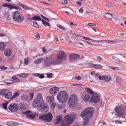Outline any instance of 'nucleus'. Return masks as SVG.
Returning <instances> with one entry per match:
<instances>
[{
    "label": "nucleus",
    "mask_w": 126,
    "mask_h": 126,
    "mask_svg": "<svg viewBox=\"0 0 126 126\" xmlns=\"http://www.w3.org/2000/svg\"><path fill=\"white\" fill-rule=\"evenodd\" d=\"M33 105L34 107H37L38 110L43 113L46 112L48 110L49 107L44 103L42 95L41 93L37 94L34 99Z\"/></svg>",
    "instance_id": "f257e3e1"
},
{
    "label": "nucleus",
    "mask_w": 126,
    "mask_h": 126,
    "mask_svg": "<svg viewBox=\"0 0 126 126\" xmlns=\"http://www.w3.org/2000/svg\"><path fill=\"white\" fill-rule=\"evenodd\" d=\"M94 112V109L92 107L87 108L82 112L81 116L84 120L83 124L84 126L88 124L89 120L92 117Z\"/></svg>",
    "instance_id": "f03ea898"
},
{
    "label": "nucleus",
    "mask_w": 126,
    "mask_h": 126,
    "mask_svg": "<svg viewBox=\"0 0 126 126\" xmlns=\"http://www.w3.org/2000/svg\"><path fill=\"white\" fill-rule=\"evenodd\" d=\"M68 95L65 91H61L59 92L57 96L58 100L61 103H63L66 102L68 98Z\"/></svg>",
    "instance_id": "7ed1b4c3"
},
{
    "label": "nucleus",
    "mask_w": 126,
    "mask_h": 126,
    "mask_svg": "<svg viewBox=\"0 0 126 126\" xmlns=\"http://www.w3.org/2000/svg\"><path fill=\"white\" fill-rule=\"evenodd\" d=\"M76 115L74 114H72L70 115H66L64 117L66 123L63 122L61 124L62 126H67L69 125L73 122Z\"/></svg>",
    "instance_id": "20e7f679"
},
{
    "label": "nucleus",
    "mask_w": 126,
    "mask_h": 126,
    "mask_svg": "<svg viewBox=\"0 0 126 126\" xmlns=\"http://www.w3.org/2000/svg\"><path fill=\"white\" fill-rule=\"evenodd\" d=\"M12 16L14 20L20 23L22 22L24 19V17L17 11L14 12Z\"/></svg>",
    "instance_id": "39448f33"
},
{
    "label": "nucleus",
    "mask_w": 126,
    "mask_h": 126,
    "mask_svg": "<svg viewBox=\"0 0 126 126\" xmlns=\"http://www.w3.org/2000/svg\"><path fill=\"white\" fill-rule=\"evenodd\" d=\"M86 92L82 94V97L83 100L86 102L88 101L90 99L93 92L92 90L89 88H87Z\"/></svg>",
    "instance_id": "423d86ee"
},
{
    "label": "nucleus",
    "mask_w": 126,
    "mask_h": 126,
    "mask_svg": "<svg viewBox=\"0 0 126 126\" xmlns=\"http://www.w3.org/2000/svg\"><path fill=\"white\" fill-rule=\"evenodd\" d=\"M78 98L76 95L74 94L71 95L68 100V104L71 108L74 107L76 104Z\"/></svg>",
    "instance_id": "0eeeda50"
},
{
    "label": "nucleus",
    "mask_w": 126,
    "mask_h": 126,
    "mask_svg": "<svg viewBox=\"0 0 126 126\" xmlns=\"http://www.w3.org/2000/svg\"><path fill=\"white\" fill-rule=\"evenodd\" d=\"M53 116L50 112L47 114H41L39 116V118L41 120L47 122H50L52 120Z\"/></svg>",
    "instance_id": "6e6552de"
},
{
    "label": "nucleus",
    "mask_w": 126,
    "mask_h": 126,
    "mask_svg": "<svg viewBox=\"0 0 126 126\" xmlns=\"http://www.w3.org/2000/svg\"><path fill=\"white\" fill-rule=\"evenodd\" d=\"M91 96L90 101L93 103H96L99 102L100 100V97L99 94H94L93 91Z\"/></svg>",
    "instance_id": "1a4fd4ad"
},
{
    "label": "nucleus",
    "mask_w": 126,
    "mask_h": 126,
    "mask_svg": "<svg viewBox=\"0 0 126 126\" xmlns=\"http://www.w3.org/2000/svg\"><path fill=\"white\" fill-rule=\"evenodd\" d=\"M57 57L58 59L61 62L63 60H66L67 59L66 54L64 51L62 50H60L58 52Z\"/></svg>",
    "instance_id": "9d476101"
},
{
    "label": "nucleus",
    "mask_w": 126,
    "mask_h": 126,
    "mask_svg": "<svg viewBox=\"0 0 126 126\" xmlns=\"http://www.w3.org/2000/svg\"><path fill=\"white\" fill-rule=\"evenodd\" d=\"M46 100L49 104L50 105L51 107L54 109L56 104V103L54 102V97L50 96H47L46 98Z\"/></svg>",
    "instance_id": "9b49d317"
},
{
    "label": "nucleus",
    "mask_w": 126,
    "mask_h": 126,
    "mask_svg": "<svg viewBox=\"0 0 126 126\" xmlns=\"http://www.w3.org/2000/svg\"><path fill=\"white\" fill-rule=\"evenodd\" d=\"M31 111L30 110L27 111H25L23 112L24 114L26 115L27 117L28 118L34 119L35 116L38 114L37 113L31 114L28 115L30 113H31Z\"/></svg>",
    "instance_id": "f8f14e48"
},
{
    "label": "nucleus",
    "mask_w": 126,
    "mask_h": 126,
    "mask_svg": "<svg viewBox=\"0 0 126 126\" xmlns=\"http://www.w3.org/2000/svg\"><path fill=\"white\" fill-rule=\"evenodd\" d=\"M9 109L12 112H16L18 110V106L15 103L11 104L9 106Z\"/></svg>",
    "instance_id": "ddd939ff"
},
{
    "label": "nucleus",
    "mask_w": 126,
    "mask_h": 126,
    "mask_svg": "<svg viewBox=\"0 0 126 126\" xmlns=\"http://www.w3.org/2000/svg\"><path fill=\"white\" fill-rule=\"evenodd\" d=\"M70 60L72 62H74L77 60L79 58V56L78 54H72L69 55Z\"/></svg>",
    "instance_id": "4468645a"
},
{
    "label": "nucleus",
    "mask_w": 126,
    "mask_h": 126,
    "mask_svg": "<svg viewBox=\"0 0 126 126\" xmlns=\"http://www.w3.org/2000/svg\"><path fill=\"white\" fill-rule=\"evenodd\" d=\"M51 58L49 57H47L44 62L45 65L46 66H49L51 65Z\"/></svg>",
    "instance_id": "2eb2a0df"
},
{
    "label": "nucleus",
    "mask_w": 126,
    "mask_h": 126,
    "mask_svg": "<svg viewBox=\"0 0 126 126\" xmlns=\"http://www.w3.org/2000/svg\"><path fill=\"white\" fill-rule=\"evenodd\" d=\"M21 99L24 101H30V96L26 94H22L21 96Z\"/></svg>",
    "instance_id": "dca6fc26"
},
{
    "label": "nucleus",
    "mask_w": 126,
    "mask_h": 126,
    "mask_svg": "<svg viewBox=\"0 0 126 126\" xmlns=\"http://www.w3.org/2000/svg\"><path fill=\"white\" fill-rule=\"evenodd\" d=\"M2 6L4 7H7L8 8H9L10 10L12 9H15L16 10H17L18 8L19 7L14 6L11 4H7V3H4L3 4V5Z\"/></svg>",
    "instance_id": "f3484780"
},
{
    "label": "nucleus",
    "mask_w": 126,
    "mask_h": 126,
    "mask_svg": "<svg viewBox=\"0 0 126 126\" xmlns=\"http://www.w3.org/2000/svg\"><path fill=\"white\" fill-rule=\"evenodd\" d=\"M59 88L58 87H55L52 88L50 90L49 92L52 95H53L57 92Z\"/></svg>",
    "instance_id": "a211bd4d"
},
{
    "label": "nucleus",
    "mask_w": 126,
    "mask_h": 126,
    "mask_svg": "<svg viewBox=\"0 0 126 126\" xmlns=\"http://www.w3.org/2000/svg\"><path fill=\"white\" fill-rule=\"evenodd\" d=\"M104 16L107 19L110 20L113 17L112 15L109 13H107L104 14Z\"/></svg>",
    "instance_id": "6ab92c4d"
},
{
    "label": "nucleus",
    "mask_w": 126,
    "mask_h": 126,
    "mask_svg": "<svg viewBox=\"0 0 126 126\" xmlns=\"http://www.w3.org/2000/svg\"><path fill=\"white\" fill-rule=\"evenodd\" d=\"M61 62L60 60H59L57 58V59H55L52 61H51V64L52 65H57L58 64L61 63Z\"/></svg>",
    "instance_id": "aec40b11"
},
{
    "label": "nucleus",
    "mask_w": 126,
    "mask_h": 126,
    "mask_svg": "<svg viewBox=\"0 0 126 126\" xmlns=\"http://www.w3.org/2000/svg\"><path fill=\"white\" fill-rule=\"evenodd\" d=\"M11 53L12 51L10 49H6L4 52L5 55L7 57L10 56Z\"/></svg>",
    "instance_id": "412c9836"
},
{
    "label": "nucleus",
    "mask_w": 126,
    "mask_h": 126,
    "mask_svg": "<svg viewBox=\"0 0 126 126\" xmlns=\"http://www.w3.org/2000/svg\"><path fill=\"white\" fill-rule=\"evenodd\" d=\"M19 107L20 109L22 110H24L26 108V107L25 104L23 103H20L19 105Z\"/></svg>",
    "instance_id": "4be33fe9"
},
{
    "label": "nucleus",
    "mask_w": 126,
    "mask_h": 126,
    "mask_svg": "<svg viewBox=\"0 0 126 126\" xmlns=\"http://www.w3.org/2000/svg\"><path fill=\"white\" fill-rule=\"evenodd\" d=\"M30 19L38 21H40L41 20V17L38 16H34L30 18Z\"/></svg>",
    "instance_id": "5701e85b"
},
{
    "label": "nucleus",
    "mask_w": 126,
    "mask_h": 126,
    "mask_svg": "<svg viewBox=\"0 0 126 126\" xmlns=\"http://www.w3.org/2000/svg\"><path fill=\"white\" fill-rule=\"evenodd\" d=\"M5 44L4 43L0 42V50H4L5 47Z\"/></svg>",
    "instance_id": "b1692460"
},
{
    "label": "nucleus",
    "mask_w": 126,
    "mask_h": 126,
    "mask_svg": "<svg viewBox=\"0 0 126 126\" xmlns=\"http://www.w3.org/2000/svg\"><path fill=\"white\" fill-rule=\"evenodd\" d=\"M12 82L14 83V82H19L20 80L19 79L17 78L15 76H13L12 78Z\"/></svg>",
    "instance_id": "393cba45"
},
{
    "label": "nucleus",
    "mask_w": 126,
    "mask_h": 126,
    "mask_svg": "<svg viewBox=\"0 0 126 126\" xmlns=\"http://www.w3.org/2000/svg\"><path fill=\"white\" fill-rule=\"evenodd\" d=\"M12 80L6 79L4 80V82L6 84H11L14 83L12 82Z\"/></svg>",
    "instance_id": "a878e982"
},
{
    "label": "nucleus",
    "mask_w": 126,
    "mask_h": 126,
    "mask_svg": "<svg viewBox=\"0 0 126 126\" xmlns=\"http://www.w3.org/2000/svg\"><path fill=\"white\" fill-rule=\"evenodd\" d=\"M12 95V93L9 91H7V93L5 94V97L7 98H9L11 97Z\"/></svg>",
    "instance_id": "bb28decb"
},
{
    "label": "nucleus",
    "mask_w": 126,
    "mask_h": 126,
    "mask_svg": "<svg viewBox=\"0 0 126 126\" xmlns=\"http://www.w3.org/2000/svg\"><path fill=\"white\" fill-rule=\"evenodd\" d=\"M43 61V59L42 58L38 59L35 61L34 63L36 64H38Z\"/></svg>",
    "instance_id": "cd10ccee"
},
{
    "label": "nucleus",
    "mask_w": 126,
    "mask_h": 126,
    "mask_svg": "<svg viewBox=\"0 0 126 126\" xmlns=\"http://www.w3.org/2000/svg\"><path fill=\"white\" fill-rule=\"evenodd\" d=\"M63 117L61 115H60L59 116L57 117L56 119L57 120V122L56 124H59L61 121L62 120Z\"/></svg>",
    "instance_id": "c85d7f7f"
},
{
    "label": "nucleus",
    "mask_w": 126,
    "mask_h": 126,
    "mask_svg": "<svg viewBox=\"0 0 126 126\" xmlns=\"http://www.w3.org/2000/svg\"><path fill=\"white\" fill-rule=\"evenodd\" d=\"M111 79V78L106 75H104V81H110Z\"/></svg>",
    "instance_id": "c756f323"
},
{
    "label": "nucleus",
    "mask_w": 126,
    "mask_h": 126,
    "mask_svg": "<svg viewBox=\"0 0 126 126\" xmlns=\"http://www.w3.org/2000/svg\"><path fill=\"white\" fill-rule=\"evenodd\" d=\"M7 91H9V90L3 89L2 91L0 92V94L2 96L5 95L7 93Z\"/></svg>",
    "instance_id": "7c9ffc66"
},
{
    "label": "nucleus",
    "mask_w": 126,
    "mask_h": 126,
    "mask_svg": "<svg viewBox=\"0 0 126 126\" xmlns=\"http://www.w3.org/2000/svg\"><path fill=\"white\" fill-rule=\"evenodd\" d=\"M114 110L117 114L122 112V110L121 108L118 107H116V108L114 109Z\"/></svg>",
    "instance_id": "2f4dec72"
},
{
    "label": "nucleus",
    "mask_w": 126,
    "mask_h": 126,
    "mask_svg": "<svg viewBox=\"0 0 126 126\" xmlns=\"http://www.w3.org/2000/svg\"><path fill=\"white\" fill-rule=\"evenodd\" d=\"M9 103V102H8L6 103H4L2 104V105L3 107V108L5 109L6 110L7 109V105Z\"/></svg>",
    "instance_id": "473e14b6"
},
{
    "label": "nucleus",
    "mask_w": 126,
    "mask_h": 126,
    "mask_svg": "<svg viewBox=\"0 0 126 126\" xmlns=\"http://www.w3.org/2000/svg\"><path fill=\"white\" fill-rule=\"evenodd\" d=\"M19 5L21 7L23 8L25 10H26L28 9V8L27 7L22 4H19Z\"/></svg>",
    "instance_id": "72a5a7b5"
},
{
    "label": "nucleus",
    "mask_w": 126,
    "mask_h": 126,
    "mask_svg": "<svg viewBox=\"0 0 126 126\" xmlns=\"http://www.w3.org/2000/svg\"><path fill=\"white\" fill-rule=\"evenodd\" d=\"M57 27H59L60 29L63 30H65V28L63 26H62L61 25H57Z\"/></svg>",
    "instance_id": "f704fd0d"
},
{
    "label": "nucleus",
    "mask_w": 126,
    "mask_h": 126,
    "mask_svg": "<svg viewBox=\"0 0 126 126\" xmlns=\"http://www.w3.org/2000/svg\"><path fill=\"white\" fill-rule=\"evenodd\" d=\"M94 68H101L102 67L100 64H95Z\"/></svg>",
    "instance_id": "c9c22d12"
},
{
    "label": "nucleus",
    "mask_w": 126,
    "mask_h": 126,
    "mask_svg": "<svg viewBox=\"0 0 126 126\" xmlns=\"http://www.w3.org/2000/svg\"><path fill=\"white\" fill-rule=\"evenodd\" d=\"M33 25L34 27L38 28H39V26L38 24L35 22H33Z\"/></svg>",
    "instance_id": "e433bc0d"
},
{
    "label": "nucleus",
    "mask_w": 126,
    "mask_h": 126,
    "mask_svg": "<svg viewBox=\"0 0 126 126\" xmlns=\"http://www.w3.org/2000/svg\"><path fill=\"white\" fill-rule=\"evenodd\" d=\"M53 74L50 73L49 74H47V77L48 78H52Z\"/></svg>",
    "instance_id": "4c0bfd02"
},
{
    "label": "nucleus",
    "mask_w": 126,
    "mask_h": 126,
    "mask_svg": "<svg viewBox=\"0 0 126 126\" xmlns=\"http://www.w3.org/2000/svg\"><path fill=\"white\" fill-rule=\"evenodd\" d=\"M75 45L77 47H79V46L80 45H84L81 43L78 42L75 43Z\"/></svg>",
    "instance_id": "58836bf2"
},
{
    "label": "nucleus",
    "mask_w": 126,
    "mask_h": 126,
    "mask_svg": "<svg viewBox=\"0 0 126 126\" xmlns=\"http://www.w3.org/2000/svg\"><path fill=\"white\" fill-rule=\"evenodd\" d=\"M19 94V93H14L13 95V96L11 99L13 98H15Z\"/></svg>",
    "instance_id": "ea45409f"
},
{
    "label": "nucleus",
    "mask_w": 126,
    "mask_h": 126,
    "mask_svg": "<svg viewBox=\"0 0 126 126\" xmlns=\"http://www.w3.org/2000/svg\"><path fill=\"white\" fill-rule=\"evenodd\" d=\"M43 24L45 26H50V24L46 21L44 22H43Z\"/></svg>",
    "instance_id": "a19ab883"
},
{
    "label": "nucleus",
    "mask_w": 126,
    "mask_h": 126,
    "mask_svg": "<svg viewBox=\"0 0 126 126\" xmlns=\"http://www.w3.org/2000/svg\"><path fill=\"white\" fill-rule=\"evenodd\" d=\"M83 38L84 39V40H87L88 41H89L90 40H92V39H91L89 38L88 37H86L84 36H83Z\"/></svg>",
    "instance_id": "79ce46f5"
},
{
    "label": "nucleus",
    "mask_w": 126,
    "mask_h": 126,
    "mask_svg": "<svg viewBox=\"0 0 126 126\" xmlns=\"http://www.w3.org/2000/svg\"><path fill=\"white\" fill-rule=\"evenodd\" d=\"M27 76L26 74H21L19 75V76L21 77L24 78L26 77Z\"/></svg>",
    "instance_id": "37998d69"
},
{
    "label": "nucleus",
    "mask_w": 126,
    "mask_h": 126,
    "mask_svg": "<svg viewBox=\"0 0 126 126\" xmlns=\"http://www.w3.org/2000/svg\"><path fill=\"white\" fill-rule=\"evenodd\" d=\"M104 75L102 76L99 75L98 77L99 79L100 80H104Z\"/></svg>",
    "instance_id": "c03bdc74"
},
{
    "label": "nucleus",
    "mask_w": 126,
    "mask_h": 126,
    "mask_svg": "<svg viewBox=\"0 0 126 126\" xmlns=\"http://www.w3.org/2000/svg\"><path fill=\"white\" fill-rule=\"evenodd\" d=\"M34 93H30V99H32L33 98V97Z\"/></svg>",
    "instance_id": "a18cd8bd"
},
{
    "label": "nucleus",
    "mask_w": 126,
    "mask_h": 126,
    "mask_svg": "<svg viewBox=\"0 0 126 126\" xmlns=\"http://www.w3.org/2000/svg\"><path fill=\"white\" fill-rule=\"evenodd\" d=\"M117 114L119 116L121 117H124V115L122 112L119 113H117Z\"/></svg>",
    "instance_id": "49530a36"
},
{
    "label": "nucleus",
    "mask_w": 126,
    "mask_h": 126,
    "mask_svg": "<svg viewBox=\"0 0 126 126\" xmlns=\"http://www.w3.org/2000/svg\"><path fill=\"white\" fill-rule=\"evenodd\" d=\"M28 60L26 59H25L24 60V63L26 65H27L28 64Z\"/></svg>",
    "instance_id": "de8ad7c7"
},
{
    "label": "nucleus",
    "mask_w": 126,
    "mask_h": 126,
    "mask_svg": "<svg viewBox=\"0 0 126 126\" xmlns=\"http://www.w3.org/2000/svg\"><path fill=\"white\" fill-rule=\"evenodd\" d=\"M61 2L63 4H66L67 3V1L66 0H61Z\"/></svg>",
    "instance_id": "09e8293b"
},
{
    "label": "nucleus",
    "mask_w": 126,
    "mask_h": 126,
    "mask_svg": "<svg viewBox=\"0 0 126 126\" xmlns=\"http://www.w3.org/2000/svg\"><path fill=\"white\" fill-rule=\"evenodd\" d=\"M94 76V77L95 78L97 79V78L99 77V74L98 73H96Z\"/></svg>",
    "instance_id": "8fccbe9b"
},
{
    "label": "nucleus",
    "mask_w": 126,
    "mask_h": 126,
    "mask_svg": "<svg viewBox=\"0 0 126 126\" xmlns=\"http://www.w3.org/2000/svg\"><path fill=\"white\" fill-rule=\"evenodd\" d=\"M110 68H111V69L115 70H119V68L117 67H110Z\"/></svg>",
    "instance_id": "3c124183"
},
{
    "label": "nucleus",
    "mask_w": 126,
    "mask_h": 126,
    "mask_svg": "<svg viewBox=\"0 0 126 126\" xmlns=\"http://www.w3.org/2000/svg\"><path fill=\"white\" fill-rule=\"evenodd\" d=\"M103 41H105V42H115V41H112V40H101L99 41V42H103Z\"/></svg>",
    "instance_id": "603ef678"
},
{
    "label": "nucleus",
    "mask_w": 126,
    "mask_h": 126,
    "mask_svg": "<svg viewBox=\"0 0 126 126\" xmlns=\"http://www.w3.org/2000/svg\"><path fill=\"white\" fill-rule=\"evenodd\" d=\"M39 78L40 79H43L44 78L45 76L43 75V74H40L39 76Z\"/></svg>",
    "instance_id": "864d4df0"
},
{
    "label": "nucleus",
    "mask_w": 126,
    "mask_h": 126,
    "mask_svg": "<svg viewBox=\"0 0 126 126\" xmlns=\"http://www.w3.org/2000/svg\"><path fill=\"white\" fill-rule=\"evenodd\" d=\"M88 25L89 26H95L96 25L93 23H89Z\"/></svg>",
    "instance_id": "5fc2aeb1"
},
{
    "label": "nucleus",
    "mask_w": 126,
    "mask_h": 126,
    "mask_svg": "<svg viewBox=\"0 0 126 126\" xmlns=\"http://www.w3.org/2000/svg\"><path fill=\"white\" fill-rule=\"evenodd\" d=\"M81 77L80 76H78L75 77V79L78 80H81Z\"/></svg>",
    "instance_id": "6e6d98bb"
},
{
    "label": "nucleus",
    "mask_w": 126,
    "mask_h": 126,
    "mask_svg": "<svg viewBox=\"0 0 126 126\" xmlns=\"http://www.w3.org/2000/svg\"><path fill=\"white\" fill-rule=\"evenodd\" d=\"M63 37H64L65 39H68L69 37L68 35L67 34H65L63 36Z\"/></svg>",
    "instance_id": "4d7b16f0"
},
{
    "label": "nucleus",
    "mask_w": 126,
    "mask_h": 126,
    "mask_svg": "<svg viewBox=\"0 0 126 126\" xmlns=\"http://www.w3.org/2000/svg\"><path fill=\"white\" fill-rule=\"evenodd\" d=\"M84 12V9L82 8H80L79 10V12L80 13H82Z\"/></svg>",
    "instance_id": "13d9d810"
},
{
    "label": "nucleus",
    "mask_w": 126,
    "mask_h": 126,
    "mask_svg": "<svg viewBox=\"0 0 126 126\" xmlns=\"http://www.w3.org/2000/svg\"><path fill=\"white\" fill-rule=\"evenodd\" d=\"M97 58L99 62L103 60L102 59V58L100 56L98 57H97Z\"/></svg>",
    "instance_id": "bf43d9fd"
},
{
    "label": "nucleus",
    "mask_w": 126,
    "mask_h": 126,
    "mask_svg": "<svg viewBox=\"0 0 126 126\" xmlns=\"http://www.w3.org/2000/svg\"><path fill=\"white\" fill-rule=\"evenodd\" d=\"M95 64L93 63H91L89 65L91 67H94V68Z\"/></svg>",
    "instance_id": "052dcab7"
},
{
    "label": "nucleus",
    "mask_w": 126,
    "mask_h": 126,
    "mask_svg": "<svg viewBox=\"0 0 126 126\" xmlns=\"http://www.w3.org/2000/svg\"><path fill=\"white\" fill-rule=\"evenodd\" d=\"M0 69H1L2 70H4L6 69H7V67H6L3 66V67H0Z\"/></svg>",
    "instance_id": "680f3d73"
},
{
    "label": "nucleus",
    "mask_w": 126,
    "mask_h": 126,
    "mask_svg": "<svg viewBox=\"0 0 126 126\" xmlns=\"http://www.w3.org/2000/svg\"><path fill=\"white\" fill-rule=\"evenodd\" d=\"M40 74L36 73L34 74L33 76L35 77H39Z\"/></svg>",
    "instance_id": "e2e57ef3"
},
{
    "label": "nucleus",
    "mask_w": 126,
    "mask_h": 126,
    "mask_svg": "<svg viewBox=\"0 0 126 126\" xmlns=\"http://www.w3.org/2000/svg\"><path fill=\"white\" fill-rule=\"evenodd\" d=\"M42 50L43 52H45V53L47 52L46 50L45 49L44 47H43L42 48Z\"/></svg>",
    "instance_id": "0e129e2a"
},
{
    "label": "nucleus",
    "mask_w": 126,
    "mask_h": 126,
    "mask_svg": "<svg viewBox=\"0 0 126 126\" xmlns=\"http://www.w3.org/2000/svg\"><path fill=\"white\" fill-rule=\"evenodd\" d=\"M96 73L95 71L92 72H91V74L92 75L94 76Z\"/></svg>",
    "instance_id": "69168bd1"
},
{
    "label": "nucleus",
    "mask_w": 126,
    "mask_h": 126,
    "mask_svg": "<svg viewBox=\"0 0 126 126\" xmlns=\"http://www.w3.org/2000/svg\"><path fill=\"white\" fill-rule=\"evenodd\" d=\"M92 12L91 11L89 12L88 11H86L85 12V14L86 15H89L90 14V13H92Z\"/></svg>",
    "instance_id": "338daca9"
},
{
    "label": "nucleus",
    "mask_w": 126,
    "mask_h": 126,
    "mask_svg": "<svg viewBox=\"0 0 126 126\" xmlns=\"http://www.w3.org/2000/svg\"><path fill=\"white\" fill-rule=\"evenodd\" d=\"M76 3L79 6H81L82 4V3L81 2H79V1L77 2Z\"/></svg>",
    "instance_id": "774afa93"
}]
</instances>
